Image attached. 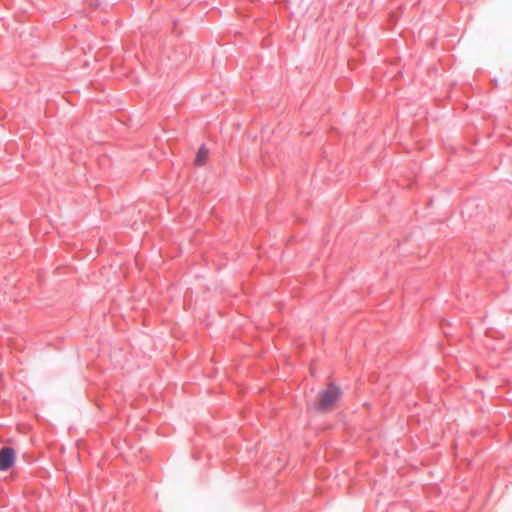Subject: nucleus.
<instances>
[{"label": "nucleus", "instance_id": "f257e3e1", "mask_svg": "<svg viewBox=\"0 0 512 512\" xmlns=\"http://www.w3.org/2000/svg\"><path fill=\"white\" fill-rule=\"evenodd\" d=\"M341 395L340 389L331 384L318 394L316 409L320 412L330 411L334 408Z\"/></svg>", "mask_w": 512, "mask_h": 512}, {"label": "nucleus", "instance_id": "f03ea898", "mask_svg": "<svg viewBox=\"0 0 512 512\" xmlns=\"http://www.w3.org/2000/svg\"><path fill=\"white\" fill-rule=\"evenodd\" d=\"M15 461V451L12 448H3L0 450V470H7Z\"/></svg>", "mask_w": 512, "mask_h": 512}, {"label": "nucleus", "instance_id": "7ed1b4c3", "mask_svg": "<svg viewBox=\"0 0 512 512\" xmlns=\"http://www.w3.org/2000/svg\"><path fill=\"white\" fill-rule=\"evenodd\" d=\"M208 160V150L205 147H200L196 157H195V165L202 166L204 165Z\"/></svg>", "mask_w": 512, "mask_h": 512}]
</instances>
